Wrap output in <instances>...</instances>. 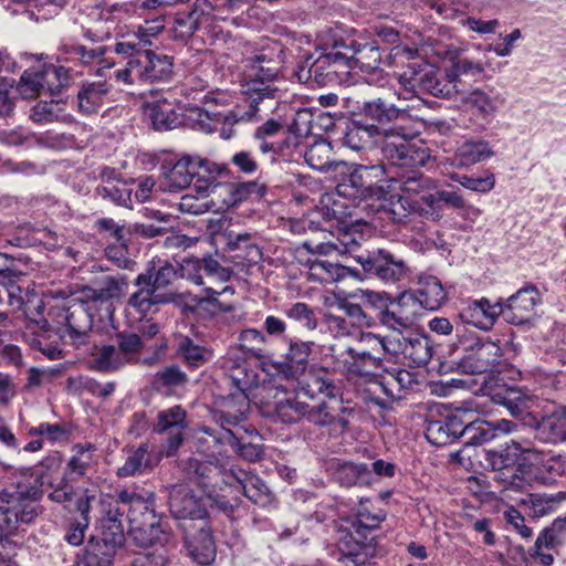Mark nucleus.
I'll use <instances>...</instances> for the list:
<instances>
[{
    "label": "nucleus",
    "instance_id": "338daca9",
    "mask_svg": "<svg viewBox=\"0 0 566 566\" xmlns=\"http://www.w3.org/2000/svg\"><path fill=\"white\" fill-rule=\"evenodd\" d=\"M40 67H30L25 70L20 81L18 82L17 90L20 95L25 98H34L38 95L44 93L42 80H40Z\"/></svg>",
    "mask_w": 566,
    "mask_h": 566
},
{
    "label": "nucleus",
    "instance_id": "f704fd0d",
    "mask_svg": "<svg viewBox=\"0 0 566 566\" xmlns=\"http://www.w3.org/2000/svg\"><path fill=\"white\" fill-rule=\"evenodd\" d=\"M457 337L459 343L465 350H471L475 356V360L481 363L486 371L491 370L493 365L501 357V348L499 345L491 340H482L476 337L467 336L464 328L457 325L455 327Z\"/></svg>",
    "mask_w": 566,
    "mask_h": 566
},
{
    "label": "nucleus",
    "instance_id": "bb28decb",
    "mask_svg": "<svg viewBox=\"0 0 566 566\" xmlns=\"http://www.w3.org/2000/svg\"><path fill=\"white\" fill-rule=\"evenodd\" d=\"M186 427V411L180 406H174L158 412L153 431L166 436V454L168 457L172 455L182 443Z\"/></svg>",
    "mask_w": 566,
    "mask_h": 566
},
{
    "label": "nucleus",
    "instance_id": "ddd939ff",
    "mask_svg": "<svg viewBox=\"0 0 566 566\" xmlns=\"http://www.w3.org/2000/svg\"><path fill=\"white\" fill-rule=\"evenodd\" d=\"M436 188L437 180L424 175L419 168L405 174L390 175V179H388V200L392 202L397 199V205L402 210L400 212L397 208L392 209L397 220L401 221L407 217V209L403 202L405 197L418 196L420 198L424 192L436 190ZM394 206L396 207V203Z\"/></svg>",
    "mask_w": 566,
    "mask_h": 566
},
{
    "label": "nucleus",
    "instance_id": "2eb2a0df",
    "mask_svg": "<svg viewBox=\"0 0 566 566\" xmlns=\"http://www.w3.org/2000/svg\"><path fill=\"white\" fill-rule=\"evenodd\" d=\"M170 514L180 523L199 522L209 518L203 497H198L186 484H174L166 488Z\"/></svg>",
    "mask_w": 566,
    "mask_h": 566
},
{
    "label": "nucleus",
    "instance_id": "4d7b16f0",
    "mask_svg": "<svg viewBox=\"0 0 566 566\" xmlns=\"http://www.w3.org/2000/svg\"><path fill=\"white\" fill-rule=\"evenodd\" d=\"M310 270L312 276L322 283L337 282L349 275H357L355 270L328 260H315Z\"/></svg>",
    "mask_w": 566,
    "mask_h": 566
},
{
    "label": "nucleus",
    "instance_id": "f257e3e1",
    "mask_svg": "<svg viewBox=\"0 0 566 566\" xmlns=\"http://www.w3.org/2000/svg\"><path fill=\"white\" fill-rule=\"evenodd\" d=\"M119 499L129 506V532L136 545L154 547L150 552L137 555L130 566H166L165 544L169 536L163 530L160 516L155 512L154 493L137 494L134 491H123Z\"/></svg>",
    "mask_w": 566,
    "mask_h": 566
},
{
    "label": "nucleus",
    "instance_id": "0eeeda50",
    "mask_svg": "<svg viewBox=\"0 0 566 566\" xmlns=\"http://www.w3.org/2000/svg\"><path fill=\"white\" fill-rule=\"evenodd\" d=\"M398 81L408 96L428 93L440 98H450L457 92V85L434 65L423 61L408 63L398 76Z\"/></svg>",
    "mask_w": 566,
    "mask_h": 566
},
{
    "label": "nucleus",
    "instance_id": "c03bdc74",
    "mask_svg": "<svg viewBox=\"0 0 566 566\" xmlns=\"http://www.w3.org/2000/svg\"><path fill=\"white\" fill-rule=\"evenodd\" d=\"M334 479L343 486H367L371 484V471L366 463L337 462Z\"/></svg>",
    "mask_w": 566,
    "mask_h": 566
},
{
    "label": "nucleus",
    "instance_id": "4468645a",
    "mask_svg": "<svg viewBox=\"0 0 566 566\" xmlns=\"http://www.w3.org/2000/svg\"><path fill=\"white\" fill-rule=\"evenodd\" d=\"M124 490L117 493V499H103L101 501V517L98 518V531H99V539L98 542L104 545L111 546V549H118L125 543V531L123 525V515L124 512L120 509V504L129 506L123 503L119 499V494ZM125 491H129L126 489ZM135 493L136 491L133 490ZM137 494H139L137 492Z\"/></svg>",
    "mask_w": 566,
    "mask_h": 566
},
{
    "label": "nucleus",
    "instance_id": "69168bd1",
    "mask_svg": "<svg viewBox=\"0 0 566 566\" xmlns=\"http://www.w3.org/2000/svg\"><path fill=\"white\" fill-rule=\"evenodd\" d=\"M177 277V271L172 264L165 263L154 274L140 273L135 279V284L155 286V289H165Z\"/></svg>",
    "mask_w": 566,
    "mask_h": 566
},
{
    "label": "nucleus",
    "instance_id": "c9c22d12",
    "mask_svg": "<svg viewBox=\"0 0 566 566\" xmlns=\"http://www.w3.org/2000/svg\"><path fill=\"white\" fill-rule=\"evenodd\" d=\"M66 335L73 344L84 343L93 326V315L87 304L75 303L66 308L65 313Z\"/></svg>",
    "mask_w": 566,
    "mask_h": 566
},
{
    "label": "nucleus",
    "instance_id": "8fccbe9b",
    "mask_svg": "<svg viewBox=\"0 0 566 566\" xmlns=\"http://www.w3.org/2000/svg\"><path fill=\"white\" fill-rule=\"evenodd\" d=\"M229 176L230 172L223 176H214L213 179L217 186L211 189V195H218L222 199V202L228 207L245 200L255 187V182L252 181L237 185L229 184L223 180Z\"/></svg>",
    "mask_w": 566,
    "mask_h": 566
},
{
    "label": "nucleus",
    "instance_id": "680f3d73",
    "mask_svg": "<svg viewBox=\"0 0 566 566\" xmlns=\"http://www.w3.org/2000/svg\"><path fill=\"white\" fill-rule=\"evenodd\" d=\"M40 80H42L44 93L57 95L69 82V71L64 66L53 64L39 65Z\"/></svg>",
    "mask_w": 566,
    "mask_h": 566
},
{
    "label": "nucleus",
    "instance_id": "ea45409f",
    "mask_svg": "<svg viewBox=\"0 0 566 566\" xmlns=\"http://www.w3.org/2000/svg\"><path fill=\"white\" fill-rule=\"evenodd\" d=\"M188 277L197 285H203V275L218 282H227L231 277V271L222 266L212 255L187 262Z\"/></svg>",
    "mask_w": 566,
    "mask_h": 566
},
{
    "label": "nucleus",
    "instance_id": "79ce46f5",
    "mask_svg": "<svg viewBox=\"0 0 566 566\" xmlns=\"http://www.w3.org/2000/svg\"><path fill=\"white\" fill-rule=\"evenodd\" d=\"M145 116L149 119L156 130H170L181 123L172 103L167 99L146 103Z\"/></svg>",
    "mask_w": 566,
    "mask_h": 566
},
{
    "label": "nucleus",
    "instance_id": "4be33fe9",
    "mask_svg": "<svg viewBox=\"0 0 566 566\" xmlns=\"http://www.w3.org/2000/svg\"><path fill=\"white\" fill-rule=\"evenodd\" d=\"M222 238L226 249L232 253L237 265L252 266L262 261L263 253L256 234L230 230L224 232Z\"/></svg>",
    "mask_w": 566,
    "mask_h": 566
},
{
    "label": "nucleus",
    "instance_id": "aec40b11",
    "mask_svg": "<svg viewBox=\"0 0 566 566\" xmlns=\"http://www.w3.org/2000/svg\"><path fill=\"white\" fill-rule=\"evenodd\" d=\"M250 410L249 394L242 391H233L227 396H221L216 400L213 419L220 426L217 431L227 429L243 428L240 426L247 419Z\"/></svg>",
    "mask_w": 566,
    "mask_h": 566
},
{
    "label": "nucleus",
    "instance_id": "49530a36",
    "mask_svg": "<svg viewBox=\"0 0 566 566\" xmlns=\"http://www.w3.org/2000/svg\"><path fill=\"white\" fill-rule=\"evenodd\" d=\"M386 376L380 381L384 394L392 399H400L402 391L417 385L416 375L402 368H384Z\"/></svg>",
    "mask_w": 566,
    "mask_h": 566
},
{
    "label": "nucleus",
    "instance_id": "5fc2aeb1",
    "mask_svg": "<svg viewBox=\"0 0 566 566\" xmlns=\"http://www.w3.org/2000/svg\"><path fill=\"white\" fill-rule=\"evenodd\" d=\"M116 551L111 549V546L104 545L92 536L83 554L77 555L76 562H80V566H111Z\"/></svg>",
    "mask_w": 566,
    "mask_h": 566
},
{
    "label": "nucleus",
    "instance_id": "0e129e2a",
    "mask_svg": "<svg viewBox=\"0 0 566 566\" xmlns=\"http://www.w3.org/2000/svg\"><path fill=\"white\" fill-rule=\"evenodd\" d=\"M566 501V492L559 491L555 494L531 495V510L535 517H543L556 511L560 503Z\"/></svg>",
    "mask_w": 566,
    "mask_h": 566
},
{
    "label": "nucleus",
    "instance_id": "6e6d98bb",
    "mask_svg": "<svg viewBox=\"0 0 566 566\" xmlns=\"http://www.w3.org/2000/svg\"><path fill=\"white\" fill-rule=\"evenodd\" d=\"M126 361L114 345H104L92 355L91 368L103 373H113L124 367Z\"/></svg>",
    "mask_w": 566,
    "mask_h": 566
},
{
    "label": "nucleus",
    "instance_id": "774afa93",
    "mask_svg": "<svg viewBox=\"0 0 566 566\" xmlns=\"http://www.w3.org/2000/svg\"><path fill=\"white\" fill-rule=\"evenodd\" d=\"M229 381L235 391L248 394L258 386V374L245 365L234 363L230 369Z\"/></svg>",
    "mask_w": 566,
    "mask_h": 566
},
{
    "label": "nucleus",
    "instance_id": "473e14b6",
    "mask_svg": "<svg viewBox=\"0 0 566 566\" xmlns=\"http://www.w3.org/2000/svg\"><path fill=\"white\" fill-rule=\"evenodd\" d=\"M126 459L116 471L118 478H132L147 474L157 465L158 459L149 450L148 443H140L137 448L125 449Z\"/></svg>",
    "mask_w": 566,
    "mask_h": 566
},
{
    "label": "nucleus",
    "instance_id": "7c9ffc66",
    "mask_svg": "<svg viewBox=\"0 0 566 566\" xmlns=\"http://www.w3.org/2000/svg\"><path fill=\"white\" fill-rule=\"evenodd\" d=\"M336 357L337 363L349 378H370L384 368L379 358L350 346L346 347Z\"/></svg>",
    "mask_w": 566,
    "mask_h": 566
},
{
    "label": "nucleus",
    "instance_id": "37998d69",
    "mask_svg": "<svg viewBox=\"0 0 566 566\" xmlns=\"http://www.w3.org/2000/svg\"><path fill=\"white\" fill-rule=\"evenodd\" d=\"M305 163L313 169L318 171H328L336 169L338 166L346 167L344 161H336L334 158V150L325 139L316 140L311 146L306 147L304 151Z\"/></svg>",
    "mask_w": 566,
    "mask_h": 566
},
{
    "label": "nucleus",
    "instance_id": "412c9836",
    "mask_svg": "<svg viewBox=\"0 0 566 566\" xmlns=\"http://www.w3.org/2000/svg\"><path fill=\"white\" fill-rule=\"evenodd\" d=\"M541 303V295L535 285H527L502 302V316L512 325H523L534 316V310Z\"/></svg>",
    "mask_w": 566,
    "mask_h": 566
},
{
    "label": "nucleus",
    "instance_id": "6e6552de",
    "mask_svg": "<svg viewBox=\"0 0 566 566\" xmlns=\"http://www.w3.org/2000/svg\"><path fill=\"white\" fill-rule=\"evenodd\" d=\"M381 164H385L388 179L390 175H399L423 167L430 159L429 148L407 139L405 129L389 135L380 146Z\"/></svg>",
    "mask_w": 566,
    "mask_h": 566
},
{
    "label": "nucleus",
    "instance_id": "e433bc0d",
    "mask_svg": "<svg viewBox=\"0 0 566 566\" xmlns=\"http://www.w3.org/2000/svg\"><path fill=\"white\" fill-rule=\"evenodd\" d=\"M382 142L385 137L378 133L377 127L368 125L360 117L352 122L344 136V144L354 150L369 149L377 144L381 146Z\"/></svg>",
    "mask_w": 566,
    "mask_h": 566
},
{
    "label": "nucleus",
    "instance_id": "c85d7f7f",
    "mask_svg": "<svg viewBox=\"0 0 566 566\" xmlns=\"http://www.w3.org/2000/svg\"><path fill=\"white\" fill-rule=\"evenodd\" d=\"M314 346V342L291 338L283 360L277 364V371L286 379H298L307 369Z\"/></svg>",
    "mask_w": 566,
    "mask_h": 566
},
{
    "label": "nucleus",
    "instance_id": "f03ea898",
    "mask_svg": "<svg viewBox=\"0 0 566 566\" xmlns=\"http://www.w3.org/2000/svg\"><path fill=\"white\" fill-rule=\"evenodd\" d=\"M245 62L247 71L241 83V92L249 106L243 113L234 115L235 122L255 120L261 104H266L269 108L272 107L273 101L279 95V88L274 85V81L285 62V52L282 45L274 44L262 48Z\"/></svg>",
    "mask_w": 566,
    "mask_h": 566
},
{
    "label": "nucleus",
    "instance_id": "09e8293b",
    "mask_svg": "<svg viewBox=\"0 0 566 566\" xmlns=\"http://www.w3.org/2000/svg\"><path fill=\"white\" fill-rule=\"evenodd\" d=\"M127 280L124 275H105L94 282L90 289L88 297L93 301L107 302L119 298L127 290Z\"/></svg>",
    "mask_w": 566,
    "mask_h": 566
},
{
    "label": "nucleus",
    "instance_id": "a878e982",
    "mask_svg": "<svg viewBox=\"0 0 566 566\" xmlns=\"http://www.w3.org/2000/svg\"><path fill=\"white\" fill-rule=\"evenodd\" d=\"M502 312V301L491 303L486 297H481L464 302L459 312V318L464 325L490 331Z\"/></svg>",
    "mask_w": 566,
    "mask_h": 566
},
{
    "label": "nucleus",
    "instance_id": "4c0bfd02",
    "mask_svg": "<svg viewBox=\"0 0 566 566\" xmlns=\"http://www.w3.org/2000/svg\"><path fill=\"white\" fill-rule=\"evenodd\" d=\"M186 471L200 486L208 489L217 484L213 480L218 476L224 483V473L229 472V468L217 458L212 461L193 457L188 460Z\"/></svg>",
    "mask_w": 566,
    "mask_h": 566
},
{
    "label": "nucleus",
    "instance_id": "c756f323",
    "mask_svg": "<svg viewBox=\"0 0 566 566\" xmlns=\"http://www.w3.org/2000/svg\"><path fill=\"white\" fill-rule=\"evenodd\" d=\"M202 431L208 434L216 444L229 446L234 453L249 462H255L263 455L262 446L252 442H242V432H247L244 428L217 431L213 428L203 427Z\"/></svg>",
    "mask_w": 566,
    "mask_h": 566
},
{
    "label": "nucleus",
    "instance_id": "cd10ccee",
    "mask_svg": "<svg viewBox=\"0 0 566 566\" xmlns=\"http://www.w3.org/2000/svg\"><path fill=\"white\" fill-rule=\"evenodd\" d=\"M464 430L462 415L449 413L438 418L430 416L427 419L424 434L431 444L444 447L460 439Z\"/></svg>",
    "mask_w": 566,
    "mask_h": 566
},
{
    "label": "nucleus",
    "instance_id": "393cba45",
    "mask_svg": "<svg viewBox=\"0 0 566 566\" xmlns=\"http://www.w3.org/2000/svg\"><path fill=\"white\" fill-rule=\"evenodd\" d=\"M447 301V293L438 277L433 275H421L418 287L413 293L402 294L398 301L397 308L402 311L410 302H417L422 308L436 311Z\"/></svg>",
    "mask_w": 566,
    "mask_h": 566
},
{
    "label": "nucleus",
    "instance_id": "a211bd4d",
    "mask_svg": "<svg viewBox=\"0 0 566 566\" xmlns=\"http://www.w3.org/2000/svg\"><path fill=\"white\" fill-rule=\"evenodd\" d=\"M406 111L397 107L385 98L377 97L363 103L358 115L368 125L377 127L378 133L388 138L389 135L403 130L396 126L397 120L403 118Z\"/></svg>",
    "mask_w": 566,
    "mask_h": 566
},
{
    "label": "nucleus",
    "instance_id": "1a4fd4ad",
    "mask_svg": "<svg viewBox=\"0 0 566 566\" xmlns=\"http://www.w3.org/2000/svg\"><path fill=\"white\" fill-rule=\"evenodd\" d=\"M337 186L340 196L356 199H388V172L385 164L356 165Z\"/></svg>",
    "mask_w": 566,
    "mask_h": 566
},
{
    "label": "nucleus",
    "instance_id": "3c124183",
    "mask_svg": "<svg viewBox=\"0 0 566 566\" xmlns=\"http://www.w3.org/2000/svg\"><path fill=\"white\" fill-rule=\"evenodd\" d=\"M432 356V344L428 336L407 332V342L405 345L403 358L409 360V365L417 367L424 366Z\"/></svg>",
    "mask_w": 566,
    "mask_h": 566
},
{
    "label": "nucleus",
    "instance_id": "423d86ee",
    "mask_svg": "<svg viewBox=\"0 0 566 566\" xmlns=\"http://www.w3.org/2000/svg\"><path fill=\"white\" fill-rule=\"evenodd\" d=\"M151 41L146 35H122L114 52L118 55H135L142 83L168 82L174 74V59L149 49Z\"/></svg>",
    "mask_w": 566,
    "mask_h": 566
},
{
    "label": "nucleus",
    "instance_id": "de8ad7c7",
    "mask_svg": "<svg viewBox=\"0 0 566 566\" xmlns=\"http://www.w3.org/2000/svg\"><path fill=\"white\" fill-rule=\"evenodd\" d=\"M73 451L74 454L70 458L64 469L63 481L74 482L85 476L93 464V444L78 443L74 446Z\"/></svg>",
    "mask_w": 566,
    "mask_h": 566
},
{
    "label": "nucleus",
    "instance_id": "39448f33",
    "mask_svg": "<svg viewBox=\"0 0 566 566\" xmlns=\"http://www.w3.org/2000/svg\"><path fill=\"white\" fill-rule=\"evenodd\" d=\"M337 45L338 38L331 46L303 55L294 70L297 81L312 86L340 83L349 74V57Z\"/></svg>",
    "mask_w": 566,
    "mask_h": 566
},
{
    "label": "nucleus",
    "instance_id": "5701e85b",
    "mask_svg": "<svg viewBox=\"0 0 566 566\" xmlns=\"http://www.w3.org/2000/svg\"><path fill=\"white\" fill-rule=\"evenodd\" d=\"M503 103L504 98L493 88L488 91L475 88L463 98L464 107L474 117L475 125L480 129L486 128Z\"/></svg>",
    "mask_w": 566,
    "mask_h": 566
},
{
    "label": "nucleus",
    "instance_id": "58836bf2",
    "mask_svg": "<svg viewBox=\"0 0 566 566\" xmlns=\"http://www.w3.org/2000/svg\"><path fill=\"white\" fill-rule=\"evenodd\" d=\"M111 85L106 81L84 82L77 92V108L83 115L97 113L104 105Z\"/></svg>",
    "mask_w": 566,
    "mask_h": 566
},
{
    "label": "nucleus",
    "instance_id": "603ef678",
    "mask_svg": "<svg viewBox=\"0 0 566 566\" xmlns=\"http://www.w3.org/2000/svg\"><path fill=\"white\" fill-rule=\"evenodd\" d=\"M284 132V124L279 119H268L259 126L253 137L258 142V147L263 154H280V146L275 139L281 133Z\"/></svg>",
    "mask_w": 566,
    "mask_h": 566
},
{
    "label": "nucleus",
    "instance_id": "2f4dec72",
    "mask_svg": "<svg viewBox=\"0 0 566 566\" xmlns=\"http://www.w3.org/2000/svg\"><path fill=\"white\" fill-rule=\"evenodd\" d=\"M530 424L535 429V438L544 443L566 442V407L556 408L541 420L534 418Z\"/></svg>",
    "mask_w": 566,
    "mask_h": 566
},
{
    "label": "nucleus",
    "instance_id": "f8f14e48",
    "mask_svg": "<svg viewBox=\"0 0 566 566\" xmlns=\"http://www.w3.org/2000/svg\"><path fill=\"white\" fill-rule=\"evenodd\" d=\"M537 452L533 448H523L521 443L511 440L504 446L488 452L486 460L493 471L500 472V480L506 483L507 489L524 491L530 481L524 476V469L520 464L522 453Z\"/></svg>",
    "mask_w": 566,
    "mask_h": 566
},
{
    "label": "nucleus",
    "instance_id": "052dcab7",
    "mask_svg": "<svg viewBox=\"0 0 566 566\" xmlns=\"http://www.w3.org/2000/svg\"><path fill=\"white\" fill-rule=\"evenodd\" d=\"M406 203L409 210L416 211L428 220L439 221L443 217L438 187L436 190L424 192L419 201L412 203L406 201Z\"/></svg>",
    "mask_w": 566,
    "mask_h": 566
},
{
    "label": "nucleus",
    "instance_id": "6ab92c4d",
    "mask_svg": "<svg viewBox=\"0 0 566 566\" xmlns=\"http://www.w3.org/2000/svg\"><path fill=\"white\" fill-rule=\"evenodd\" d=\"M224 484L242 491L254 504L265 507L273 501V494L265 482L254 472L247 471L229 460V472L224 473Z\"/></svg>",
    "mask_w": 566,
    "mask_h": 566
},
{
    "label": "nucleus",
    "instance_id": "a18cd8bd",
    "mask_svg": "<svg viewBox=\"0 0 566 566\" xmlns=\"http://www.w3.org/2000/svg\"><path fill=\"white\" fill-rule=\"evenodd\" d=\"M494 151L488 140L467 139L455 150V160L460 167H469L491 158Z\"/></svg>",
    "mask_w": 566,
    "mask_h": 566
},
{
    "label": "nucleus",
    "instance_id": "b1692460",
    "mask_svg": "<svg viewBox=\"0 0 566 566\" xmlns=\"http://www.w3.org/2000/svg\"><path fill=\"white\" fill-rule=\"evenodd\" d=\"M381 321L392 329L391 333L381 336L385 360L403 356L407 332L405 333L400 328H407L412 319L408 315H403V312L396 307L385 311Z\"/></svg>",
    "mask_w": 566,
    "mask_h": 566
},
{
    "label": "nucleus",
    "instance_id": "dca6fc26",
    "mask_svg": "<svg viewBox=\"0 0 566 566\" xmlns=\"http://www.w3.org/2000/svg\"><path fill=\"white\" fill-rule=\"evenodd\" d=\"M188 554L200 565L213 562L217 553L214 538L208 518L179 524Z\"/></svg>",
    "mask_w": 566,
    "mask_h": 566
},
{
    "label": "nucleus",
    "instance_id": "13d9d810",
    "mask_svg": "<svg viewBox=\"0 0 566 566\" xmlns=\"http://www.w3.org/2000/svg\"><path fill=\"white\" fill-rule=\"evenodd\" d=\"M239 348L248 356L261 359L266 356V335L256 328H245L240 332Z\"/></svg>",
    "mask_w": 566,
    "mask_h": 566
},
{
    "label": "nucleus",
    "instance_id": "f3484780",
    "mask_svg": "<svg viewBox=\"0 0 566 566\" xmlns=\"http://www.w3.org/2000/svg\"><path fill=\"white\" fill-rule=\"evenodd\" d=\"M337 48H343L349 57V70L358 67L361 72L374 74L381 71L384 52L377 41H358L352 35L339 36Z\"/></svg>",
    "mask_w": 566,
    "mask_h": 566
},
{
    "label": "nucleus",
    "instance_id": "20e7f679",
    "mask_svg": "<svg viewBox=\"0 0 566 566\" xmlns=\"http://www.w3.org/2000/svg\"><path fill=\"white\" fill-rule=\"evenodd\" d=\"M229 174L224 164H217L198 155H184L165 174L161 189L176 192L188 188L193 182L197 195L201 198L211 196L214 184V176Z\"/></svg>",
    "mask_w": 566,
    "mask_h": 566
},
{
    "label": "nucleus",
    "instance_id": "bf43d9fd",
    "mask_svg": "<svg viewBox=\"0 0 566 566\" xmlns=\"http://www.w3.org/2000/svg\"><path fill=\"white\" fill-rule=\"evenodd\" d=\"M484 72V64L480 61H473L468 56L457 55L451 59V64L447 67V76L453 83L460 82L462 78H474Z\"/></svg>",
    "mask_w": 566,
    "mask_h": 566
},
{
    "label": "nucleus",
    "instance_id": "7ed1b4c3",
    "mask_svg": "<svg viewBox=\"0 0 566 566\" xmlns=\"http://www.w3.org/2000/svg\"><path fill=\"white\" fill-rule=\"evenodd\" d=\"M300 391L310 399L323 395L328 398V401H322L317 405L310 406L306 403L304 419L315 427L327 428L329 434L338 436L348 429V419L346 413H352L353 409L346 408L338 401L340 397V387L335 380L326 373L322 375H313L311 379L302 384Z\"/></svg>",
    "mask_w": 566,
    "mask_h": 566
},
{
    "label": "nucleus",
    "instance_id": "e2e57ef3",
    "mask_svg": "<svg viewBox=\"0 0 566 566\" xmlns=\"http://www.w3.org/2000/svg\"><path fill=\"white\" fill-rule=\"evenodd\" d=\"M117 348L126 361L129 364L137 359L145 346V339L139 334L133 332H118L115 337Z\"/></svg>",
    "mask_w": 566,
    "mask_h": 566
},
{
    "label": "nucleus",
    "instance_id": "72a5a7b5",
    "mask_svg": "<svg viewBox=\"0 0 566 566\" xmlns=\"http://www.w3.org/2000/svg\"><path fill=\"white\" fill-rule=\"evenodd\" d=\"M59 51V59L64 61L77 62L82 65H91L95 62L102 64L97 72L98 75H102L103 69L114 66V63H109L103 57L107 52L105 45L86 46L78 43H63Z\"/></svg>",
    "mask_w": 566,
    "mask_h": 566
},
{
    "label": "nucleus",
    "instance_id": "9d476101",
    "mask_svg": "<svg viewBox=\"0 0 566 566\" xmlns=\"http://www.w3.org/2000/svg\"><path fill=\"white\" fill-rule=\"evenodd\" d=\"M42 492L38 488L1 490L0 492V538L12 534L20 523H31L38 515V501Z\"/></svg>",
    "mask_w": 566,
    "mask_h": 566
},
{
    "label": "nucleus",
    "instance_id": "a19ab883",
    "mask_svg": "<svg viewBox=\"0 0 566 566\" xmlns=\"http://www.w3.org/2000/svg\"><path fill=\"white\" fill-rule=\"evenodd\" d=\"M176 356L188 368L198 369L213 358V350L189 336H180L176 345Z\"/></svg>",
    "mask_w": 566,
    "mask_h": 566
},
{
    "label": "nucleus",
    "instance_id": "864d4df0",
    "mask_svg": "<svg viewBox=\"0 0 566 566\" xmlns=\"http://www.w3.org/2000/svg\"><path fill=\"white\" fill-rule=\"evenodd\" d=\"M306 403L302 402L294 395H284L274 402L273 413L276 420L282 423L292 424L304 419Z\"/></svg>",
    "mask_w": 566,
    "mask_h": 566
},
{
    "label": "nucleus",
    "instance_id": "9b49d317",
    "mask_svg": "<svg viewBox=\"0 0 566 566\" xmlns=\"http://www.w3.org/2000/svg\"><path fill=\"white\" fill-rule=\"evenodd\" d=\"M364 274L386 284H398L409 280L411 269L400 255L387 249H377L357 256Z\"/></svg>",
    "mask_w": 566,
    "mask_h": 566
}]
</instances>
